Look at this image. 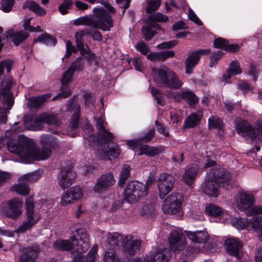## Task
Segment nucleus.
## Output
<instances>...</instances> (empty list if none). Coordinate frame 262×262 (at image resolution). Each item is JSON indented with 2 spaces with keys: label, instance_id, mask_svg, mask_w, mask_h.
<instances>
[{
  "label": "nucleus",
  "instance_id": "35",
  "mask_svg": "<svg viewBox=\"0 0 262 262\" xmlns=\"http://www.w3.org/2000/svg\"><path fill=\"white\" fill-rule=\"evenodd\" d=\"M171 257V253L167 248L159 250L154 256V262H167Z\"/></svg>",
  "mask_w": 262,
  "mask_h": 262
},
{
  "label": "nucleus",
  "instance_id": "20",
  "mask_svg": "<svg viewBox=\"0 0 262 262\" xmlns=\"http://www.w3.org/2000/svg\"><path fill=\"white\" fill-rule=\"evenodd\" d=\"M6 43L12 42L15 46L17 47L24 42L29 36L28 32L21 30L15 31L13 29H10L5 33Z\"/></svg>",
  "mask_w": 262,
  "mask_h": 262
},
{
  "label": "nucleus",
  "instance_id": "38",
  "mask_svg": "<svg viewBox=\"0 0 262 262\" xmlns=\"http://www.w3.org/2000/svg\"><path fill=\"white\" fill-rule=\"evenodd\" d=\"M49 94L45 95L32 97L28 100V107L31 108H37L40 107L46 101V97Z\"/></svg>",
  "mask_w": 262,
  "mask_h": 262
},
{
  "label": "nucleus",
  "instance_id": "45",
  "mask_svg": "<svg viewBox=\"0 0 262 262\" xmlns=\"http://www.w3.org/2000/svg\"><path fill=\"white\" fill-rule=\"evenodd\" d=\"M54 249L61 251H70L73 249V244L67 240H58L53 243Z\"/></svg>",
  "mask_w": 262,
  "mask_h": 262
},
{
  "label": "nucleus",
  "instance_id": "48",
  "mask_svg": "<svg viewBox=\"0 0 262 262\" xmlns=\"http://www.w3.org/2000/svg\"><path fill=\"white\" fill-rule=\"evenodd\" d=\"M81 55L83 56V58L86 60L90 63H94L96 66H98L99 62V57L96 56L94 53H91V50H79Z\"/></svg>",
  "mask_w": 262,
  "mask_h": 262
},
{
  "label": "nucleus",
  "instance_id": "26",
  "mask_svg": "<svg viewBox=\"0 0 262 262\" xmlns=\"http://www.w3.org/2000/svg\"><path fill=\"white\" fill-rule=\"evenodd\" d=\"M76 234L71 237L73 242H77V245L82 243L84 245L81 246L83 251L86 250L90 247L89 236L84 228H79L76 230Z\"/></svg>",
  "mask_w": 262,
  "mask_h": 262
},
{
  "label": "nucleus",
  "instance_id": "53",
  "mask_svg": "<svg viewBox=\"0 0 262 262\" xmlns=\"http://www.w3.org/2000/svg\"><path fill=\"white\" fill-rule=\"evenodd\" d=\"M104 262H122L114 250H110L104 253Z\"/></svg>",
  "mask_w": 262,
  "mask_h": 262
},
{
  "label": "nucleus",
  "instance_id": "34",
  "mask_svg": "<svg viewBox=\"0 0 262 262\" xmlns=\"http://www.w3.org/2000/svg\"><path fill=\"white\" fill-rule=\"evenodd\" d=\"M205 211L207 215L214 217H219L223 214V209L212 203H209L206 205Z\"/></svg>",
  "mask_w": 262,
  "mask_h": 262
},
{
  "label": "nucleus",
  "instance_id": "56",
  "mask_svg": "<svg viewBox=\"0 0 262 262\" xmlns=\"http://www.w3.org/2000/svg\"><path fill=\"white\" fill-rule=\"evenodd\" d=\"M73 5L72 0H64L58 7V10L62 15H65L68 13V10Z\"/></svg>",
  "mask_w": 262,
  "mask_h": 262
},
{
  "label": "nucleus",
  "instance_id": "41",
  "mask_svg": "<svg viewBox=\"0 0 262 262\" xmlns=\"http://www.w3.org/2000/svg\"><path fill=\"white\" fill-rule=\"evenodd\" d=\"M202 115L199 113H192L184 121L185 128H193L196 126L201 119Z\"/></svg>",
  "mask_w": 262,
  "mask_h": 262
},
{
  "label": "nucleus",
  "instance_id": "32",
  "mask_svg": "<svg viewBox=\"0 0 262 262\" xmlns=\"http://www.w3.org/2000/svg\"><path fill=\"white\" fill-rule=\"evenodd\" d=\"M187 236L194 243L200 244L207 242L209 237L208 233L205 231H188Z\"/></svg>",
  "mask_w": 262,
  "mask_h": 262
},
{
  "label": "nucleus",
  "instance_id": "29",
  "mask_svg": "<svg viewBox=\"0 0 262 262\" xmlns=\"http://www.w3.org/2000/svg\"><path fill=\"white\" fill-rule=\"evenodd\" d=\"M199 167L197 164H192L186 166L185 173L182 176L183 182L189 186H192L196 179Z\"/></svg>",
  "mask_w": 262,
  "mask_h": 262
},
{
  "label": "nucleus",
  "instance_id": "30",
  "mask_svg": "<svg viewBox=\"0 0 262 262\" xmlns=\"http://www.w3.org/2000/svg\"><path fill=\"white\" fill-rule=\"evenodd\" d=\"M243 43H234L225 38L219 37L213 41V47L217 49H240Z\"/></svg>",
  "mask_w": 262,
  "mask_h": 262
},
{
  "label": "nucleus",
  "instance_id": "28",
  "mask_svg": "<svg viewBox=\"0 0 262 262\" xmlns=\"http://www.w3.org/2000/svg\"><path fill=\"white\" fill-rule=\"evenodd\" d=\"M222 187L216 181L208 178L202 185L203 191L207 195L216 197L220 193V188Z\"/></svg>",
  "mask_w": 262,
  "mask_h": 262
},
{
  "label": "nucleus",
  "instance_id": "16",
  "mask_svg": "<svg viewBox=\"0 0 262 262\" xmlns=\"http://www.w3.org/2000/svg\"><path fill=\"white\" fill-rule=\"evenodd\" d=\"M74 72L69 70V68L64 72L61 80V82L63 85L61 87V92L55 96L53 97L51 100H55L61 99H65L72 95L71 91L69 89L67 84L72 80Z\"/></svg>",
  "mask_w": 262,
  "mask_h": 262
},
{
  "label": "nucleus",
  "instance_id": "63",
  "mask_svg": "<svg viewBox=\"0 0 262 262\" xmlns=\"http://www.w3.org/2000/svg\"><path fill=\"white\" fill-rule=\"evenodd\" d=\"M98 249L97 245H94L91 250L88 253L86 258L85 262H95L96 254Z\"/></svg>",
  "mask_w": 262,
  "mask_h": 262
},
{
  "label": "nucleus",
  "instance_id": "12",
  "mask_svg": "<svg viewBox=\"0 0 262 262\" xmlns=\"http://www.w3.org/2000/svg\"><path fill=\"white\" fill-rule=\"evenodd\" d=\"M77 96H73L72 98L68 100L66 106V110L68 112L74 111V113L71 117V121L69 123V126L72 130H76L79 126L80 107V105L77 103Z\"/></svg>",
  "mask_w": 262,
  "mask_h": 262
},
{
  "label": "nucleus",
  "instance_id": "58",
  "mask_svg": "<svg viewBox=\"0 0 262 262\" xmlns=\"http://www.w3.org/2000/svg\"><path fill=\"white\" fill-rule=\"evenodd\" d=\"M222 56L223 53L221 50L214 51L210 56V61L209 66L213 67L214 65L217 64L218 61L221 58Z\"/></svg>",
  "mask_w": 262,
  "mask_h": 262
},
{
  "label": "nucleus",
  "instance_id": "60",
  "mask_svg": "<svg viewBox=\"0 0 262 262\" xmlns=\"http://www.w3.org/2000/svg\"><path fill=\"white\" fill-rule=\"evenodd\" d=\"M223 123L222 120L215 116H212L208 119L209 126L214 128H220Z\"/></svg>",
  "mask_w": 262,
  "mask_h": 262
},
{
  "label": "nucleus",
  "instance_id": "52",
  "mask_svg": "<svg viewBox=\"0 0 262 262\" xmlns=\"http://www.w3.org/2000/svg\"><path fill=\"white\" fill-rule=\"evenodd\" d=\"M168 20V17L166 15H163L160 12H157L154 14L148 16L147 21L150 23H165Z\"/></svg>",
  "mask_w": 262,
  "mask_h": 262
},
{
  "label": "nucleus",
  "instance_id": "7",
  "mask_svg": "<svg viewBox=\"0 0 262 262\" xmlns=\"http://www.w3.org/2000/svg\"><path fill=\"white\" fill-rule=\"evenodd\" d=\"M21 202L16 198H12L0 204V213L4 216L15 220L21 214Z\"/></svg>",
  "mask_w": 262,
  "mask_h": 262
},
{
  "label": "nucleus",
  "instance_id": "3",
  "mask_svg": "<svg viewBox=\"0 0 262 262\" xmlns=\"http://www.w3.org/2000/svg\"><path fill=\"white\" fill-rule=\"evenodd\" d=\"M15 84V81L11 76H5L4 79L1 82V88L4 99L2 100L3 107L0 110V123H5L7 120V114L9 113L14 104V99L12 95L11 89Z\"/></svg>",
  "mask_w": 262,
  "mask_h": 262
},
{
  "label": "nucleus",
  "instance_id": "5",
  "mask_svg": "<svg viewBox=\"0 0 262 262\" xmlns=\"http://www.w3.org/2000/svg\"><path fill=\"white\" fill-rule=\"evenodd\" d=\"M124 192V198L127 202H137L141 198L146 195V187L142 183L132 181L127 183Z\"/></svg>",
  "mask_w": 262,
  "mask_h": 262
},
{
  "label": "nucleus",
  "instance_id": "2",
  "mask_svg": "<svg viewBox=\"0 0 262 262\" xmlns=\"http://www.w3.org/2000/svg\"><path fill=\"white\" fill-rule=\"evenodd\" d=\"M20 130V128H13L11 130L6 132V136L12 135L13 138L9 139L7 141V146L8 150L24 158L26 163H31L33 159L31 158V149L32 145V140L25 136H19L17 139L14 138L17 136V133Z\"/></svg>",
  "mask_w": 262,
  "mask_h": 262
},
{
  "label": "nucleus",
  "instance_id": "37",
  "mask_svg": "<svg viewBox=\"0 0 262 262\" xmlns=\"http://www.w3.org/2000/svg\"><path fill=\"white\" fill-rule=\"evenodd\" d=\"M242 72V71L238 61L233 60L230 63L227 74L223 75V77L225 80H227L230 79L231 76L239 74Z\"/></svg>",
  "mask_w": 262,
  "mask_h": 262
},
{
  "label": "nucleus",
  "instance_id": "6",
  "mask_svg": "<svg viewBox=\"0 0 262 262\" xmlns=\"http://www.w3.org/2000/svg\"><path fill=\"white\" fill-rule=\"evenodd\" d=\"M95 16L93 18V28L103 31H109L114 26L112 17L103 9L95 8Z\"/></svg>",
  "mask_w": 262,
  "mask_h": 262
},
{
  "label": "nucleus",
  "instance_id": "22",
  "mask_svg": "<svg viewBox=\"0 0 262 262\" xmlns=\"http://www.w3.org/2000/svg\"><path fill=\"white\" fill-rule=\"evenodd\" d=\"M143 55L147 56L148 60L152 62L164 61L168 58L174 56L173 50H166L159 52H150V50H139Z\"/></svg>",
  "mask_w": 262,
  "mask_h": 262
},
{
  "label": "nucleus",
  "instance_id": "39",
  "mask_svg": "<svg viewBox=\"0 0 262 262\" xmlns=\"http://www.w3.org/2000/svg\"><path fill=\"white\" fill-rule=\"evenodd\" d=\"M61 120L59 118V115L50 114V133L54 134H59L61 132L60 125Z\"/></svg>",
  "mask_w": 262,
  "mask_h": 262
},
{
  "label": "nucleus",
  "instance_id": "18",
  "mask_svg": "<svg viewBox=\"0 0 262 262\" xmlns=\"http://www.w3.org/2000/svg\"><path fill=\"white\" fill-rule=\"evenodd\" d=\"M84 35H89L93 38L94 40L101 41L102 40V35L101 33L95 30L84 29L75 33V37L76 42V49H85L83 42V37Z\"/></svg>",
  "mask_w": 262,
  "mask_h": 262
},
{
  "label": "nucleus",
  "instance_id": "46",
  "mask_svg": "<svg viewBox=\"0 0 262 262\" xmlns=\"http://www.w3.org/2000/svg\"><path fill=\"white\" fill-rule=\"evenodd\" d=\"M140 155H146L150 157L155 156L160 153L157 147L144 145L140 147Z\"/></svg>",
  "mask_w": 262,
  "mask_h": 262
},
{
  "label": "nucleus",
  "instance_id": "54",
  "mask_svg": "<svg viewBox=\"0 0 262 262\" xmlns=\"http://www.w3.org/2000/svg\"><path fill=\"white\" fill-rule=\"evenodd\" d=\"M83 57H79L69 67V70L72 71L74 73L75 71H81L84 67V62L83 60Z\"/></svg>",
  "mask_w": 262,
  "mask_h": 262
},
{
  "label": "nucleus",
  "instance_id": "49",
  "mask_svg": "<svg viewBox=\"0 0 262 262\" xmlns=\"http://www.w3.org/2000/svg\"><path fill=\"white\" fill-rule=\"evenodd\" d=\"M81 55L83 56V58L86 60L90 63H94L96 66H98L99 62V57L96 56L94 53H91V50H79Z\"/></svg>",
  "mask_w": 262,
  "mask_h": 262
},
{
  "label": "nucleus",
  "instance_id": "36",
  "mask_svg": "<svg viewBox=\"0 0 262 262\" xmlns=\"http://www.w3.org/2000/svg\"><path fill=\"white\" fill-rule=\"evenodd\" d=\"M23 8L24 9H28L40 16L46 14L45 10L41 8L37 3L33 1H26L23 6Z\"/></svg>",
  "mask_w": 262,
  "mask_h": 262
},
{
  "label": "nucleus",
  "instance_id": "19",
  "mask_svg": "<svg viewBox=\"0 0 262 262\" xmlns=\"http://www.w3.org/2000/svg\"><path fill=\"white\" fill-rule=\"evenodd\" d=\"M83 195L82 189L75 186L68 189L62 195L60 204L62 206H67L71 204L74 200L80 199Z\"/></svg>",
  "mask_w": 262,
  "mask_h": 262
},
{
  "label": "nucleus",
  "instance_id": "17",
  "mask_svg": "<svg viewBox=\"0 0 262 262\" xmlns=\"http://www.w3.org/2000/svg\"><path fill=\"white\" fill-rule=\"evenodd\" d=\"M210 50H196L192 52L185 61V72L186 74L193 73L194 68L198 64L202 55L208 54Z\"/></svg>",
  "mask_w": 262,
  "mask_h": 262
},
{
  "label": "nucleus",
  "instance_id": "23",
  "mask_svg": "<svg viewBox=\"0 0 262 262\" xmlns=\"http://www.w3.org/2000/svg\"><path fill=\"white\" fill-rule=\"evenodd\" d=\"M225 247L226 252L231 256H233L237 259L242 254L243 244L237 239L228 238L225 241Z\"/></svg>",
  "mask_w": 262,
  "mask_h": 262
},
{
  "label": "nucleus",
  "instance_id": "31",
  "mask_svg": "<svg viewBox=\"0 0 262 262\" xmlns=\"http://www.w3.org/2000/svg\"><path fill=\"white\" fill-rule=\"evenodd\" d=\"M39 252L38 246L28 248L25 253L19 256V262H37L35 258Z\"/></svg>",
  "mask_w": 262,
  "mask_h": 262
},
{
  "label": "nucleus",
  "instance_id": "61",
  "mask_svg": "<svg viewBox=\"0 0 262 262\" xmlns=\"http://www.w3.org/2000/svg\"><path fill=\"white\" fill-rule=\"evenodd\" d=\"M120 234L108 233L107 235L108 244L111 245H118L119 243Z\"/></svg>",
  "mask_w": 262,
  "mask_h": 262
},
{
  "label": "nucleus",
  "instance_id": "33",
  "mask_svg": "<svg viewBox=\"0 0 262 262\" xmlns=\"http://www.w3.org/2000/svg\"><path fill=\"white\" fill-rule=\"evenodd\" d=\"M140 243L137 240L127 239L124 242L122 248L124 252L130 255H134L139 250Z\"/></svg>",
  "mask_w": 262,
  "mask_h": 262
},
{
  "label": "nucleus",
  "instance_id": "24",
  "mask_svg": "<svg viewBox=\"0 0 262 262\" xmlns=\"http://www.w3.org/2000/svg\"><path fill=\"white\" fill-rule=\"evenodd\" d=\"M45 123L49 124V114H42L37 116L33 121L26 122L25 127L28 130L39 131L43 129Z\"/></svg>",
  "mask_w": 262,
  "mask_h": 262
},
{
  "label": "nucleus",
  "instance_id": "15",
  "mask_svg": "<svg viewBox=\"0 0 262 262\" xmlns=\"http://www.w3.org/2000/svg\"><path fill=\"white\" fill-rule=\"evenodd\" d=\"M185 237L184 234L177 230H172L168 237L171 250L177 253L181 251L185 245Z\"/></svg>",
  "mask_w": 262,
  "mask_h": 262
},
{
  "label": "nucleus",
  "instance_id": "11",
  "mask_svg": "<svg viewBox=\"0 0 262 262\" xmlns=\"http://www.w3.org/2000/svg\"><path fill=\"white\" fill-rule=\"evenodd\" d=\"M175 182L173 176L163 173L158 179L157 186L159 192V197L163 199L172 189Z\"/></svg>",
  "mask_w": 262,
  "mask_h": 262
},
{
  "label": "nucleus",
  "instance_id": "51",
  "mask_svg": "<svg viewBox=\"0 0 262 262\" xmlns=\"http://www.w3.org/2000/svg\"><path fill=\"white\" fill-rule=\"evenodd\" d=\"M249 228L248 230L250 231L252 228L254 231L260 230L262 231V217L258 216L256 217L251 218L249 221Z\"/></svg>",
  "mask_w": 262,
  "mask_h": 262
},
{
  "label": "nucleus",
  "instance_id": "21",
  "mask_svg": "<svg viewBox=\"0 0 262 262\" xmlns=\"http://www.w3.org/2000/svg\"><path fill=\"white\" fill-rule=\"evenodd\" d=\"M183 200L182 195L179 193H172L168 196L164 202L167 207L168 212L174 214L179 211Z\"/></svg>",
  "mask_w": 262,
  "mask_h": 262
},
{
  "label": "nucleus",
  "instance_id": "44",
  "mask_svg": "<svg viewBox=\"0 0 262 262\" xmlns=\"http://www.w3.org/2000/svg\"><path fill=\"white\" fill-rule=\"evenodd\" d=\"M141 32L143 38L146 41L151 40L157 33L155 30L152 29V26H150L148 21L142 27Z\"/></svg>",
  "mask_w": 262,
  "mask_h": 262
},
{
  "label": "nucleus",
  "instance_id": "27",
  "mask_svg": "<svg viewBox=\"0 0 262 262\" xmlns=\"http://www.w3.org/2000/svg\"><path fill=\"white\" fill-rule=\"evenodd\" d=\"M254 196L247 193H240L237 199V207L239 210L243 211L250 208L254 203Z\"/></svg>",
  "mask_w": 262,
  "mask_h": 262
},
{
  "label": "nucleus",
  "instance_id": "1",
  "mask_svg": "<svg viewBox=\"0 0 262 262\" xmlns=\"http://www.w3.org/2000/svg\"><path fill=\"white\" fill-rule=\"evenodd\" d=\"M96 127L100 136L99 140L104 144H107L106 148L100 151V157L104 160H111L117 158L120 154V149L118 145L113 141L115 136L111 132L106 130L105 124L106 123L102 117L95 118Z\"/></svg>",
  "mask_w": 262,
  "mask_h": 262
},
{
  "label": "nucleus",
  "instance_id": "40",
  "mask_svg": "<svg viewBox=\"0 0 262 262\" xmlns=\"http://www.w3.org/2000/svg\"><path fill=\"white\" fill-rule=\"evenodd\" d=\"M181 98L185 100L191 106H195L199 102V99L195 94L190 91H184L180 94Z\"/></svg>",
  "mask_w": 262,
  "mask_h": 262
},
{
  "label": "nucleus",
  "instance_id": "9",
  "mask_svg": "<svg viewBox=\"0 0 262 262\" xmlns=\"http://www.w3.org/2000/svg\"><path fill=\"white\" fill-rule=\"evenodd\" d=\"M208 178L213 180L225 189H229L231 186L230 181L231 176L229 172L225 168L215 166L212 168L208 173Z\"/></svg>",
  "mask_w": 262,
  "mask_h": 262
},
{
  "label": "nucleus",
  "instance_id": "62",
  "mask_svg": "<svg viewBox=\"0 0 262 262\" xmlns=\"http://www.w3.org/2000/svg\"><path fill=\"white\" fill-rule=\"evenodd\" d=\"M178 41L177 40H172L169 41H164L158 45L156 47L159 49H169L174 47Z\"/></svg>",
  "mask_w": 262,
  "mask_h": 262
},
{
  "label": "nucleus",
  "instance_id": "59",
  "mask_svg": "<svg viewBox=\"0 0 262 262\" xmlns=\"http://www.w3.org/2000/svg\"><path fill=\"white\" fill-rule=\"evenodd\" d=\"M161 5L160 0H155L149 1L146 7V12L151 13L157 10Z\"/></svg>",
  "mask_w": 262,
  "mask_h": 262
},
{
  "label": "nucleus",
  "instance_id": "10",
  "mask_svg": "<svg viewBox=\"0 0 262 262\" xmlns=\"http://www.w3.org/2000/svg\"><path fill=\"white\" fill-rule=\"evenodd\" d=\"M39 142L41 145V149L35 147L32 145L31 149V158L33 160L40 161L47 159L49 155V135L43 134L40 137Z\"/></svg>",
  "mask_w": 262,
  "mask_h": 262
},
{
  "label": "nucleus",
  "instance_id": "42",
  "mask_svg": "<svg viewBox=\"0 0 262 262\" xmlns=\"http://www.w3.org/2000/svg\"><path fill=\"white\" fill-rule=\"evenodd\" d=\"M131 167L129 165L125 164L122 167L119 174V180L118 185L120 187H123L125 184L127 179L130 176Z\"/></svg>",
  "mask_w": 262,
  "mask_h": 262
},
{
  "label": "nucleus",
  "instance_id": "64",
  "mask_svg": "<svg viewBox=\"0 0 262 262\" xmlns=\"http://www.w3.org/2000/svg\"><path fill=\"white\" fill-rule=\"evenodd\" d=\"M249 45H251L252 47L256 49H261L262 48V38L253 37L251 40L248 41Z\"/></svg>",
  "mask_w": 262,
  "mask_h": 262
},
{
  "label": "nucleus",
  "instance_id": "13",
  "mask_svg": "<svg viewBox=\"0 0 262 262\" xmlns=\"http://www.w3.org/2000/svg\"><path fill=\"white\" fill-rule=\"evenodd\" d=\"M115 183V180L113 173L103 174L97 179L94 187V191L98 193H102L107 191Z\"/></svg>",
  "mask_w": 262,
  "mask_h": 262
},
{
  "label": "nucleus",
  "instance_id": "47",
  "mask_svg": "<svg viewBox=\"0 0 262 262\" xmlns=\"http://www.w3.org/2000/svg\"><path fill=\"white\" fill-rule=\"evenodd\" d=\"M81 55L83 56V58L86 60L90 63H94L96 66H98L99 62V57L96 56L94 53H91V50H79Z\"/></svg>",
  "mask_w": 262,
  "mask_h": 262
},
{
  "label": "nucleus",
  "instance_id": "14",
  "mask_svg": "<svg viewBox=\"0 0 262 262\" xmlns=\"http://www.w3.org/2000/svg\"><path fill=\"white\" fill-rule=\"evenodd\" d=\"M235 121V128L237 134L251 139V140H255L254 127L248 121L241 118L236 119Z\"/></svg>",
  "mask_w": 262,
  "mask_h": 262
},
{
  "label": "nucleus",
  "instance_id": "4",
  "mask_svg": "<svg viewBox=\"0 0 262 262\" xmlns=\"http://www.w3.org/2000/svg\"><path fill=\"white\" fill-rule=\"evenodd\" d=\"M156 72L155 81L163 87L173 90H177L181 87L182 82L179 76L167 66H160L156 69Z\"/></svg>",
  "mask_w": 262,
  "mask_h": 262
},
{
  "label": "nucleus",
  "instance_id": "50",
  "mask_svg": "<svg viewBox=\"0 0 262 262\" xmlns=\"http://www.w3.org/2000/svg\"><path fill=\"white\" fill-rule=\"evenodd\" d=\"M249 221L250 220L245 217H235L232 219V224L237 229H244L249 228Z\"/></svg>",
  "mask_w": 262,
  "mask_h": 262
},
{
  "label": "nucleus",
  "instance_id": "57",
  "mask_svg": "<svg viewBox=\"0 0 262 262\" xmlns=\"http://www.w3.org/2000/svg\"><path fill=\"white\" fill-rule=\"evenodd\" d=\"M74 24L75 25H87L93 27V20L88 16L80 17L74 20Z\"/></svg>",
  "mask_w": 262,
  "mask_h": 262
},
{
  "label": "nucleus",
  "instance_id": "55",
  "mask_svg": "<svg viewBox=\"0 0 262 262\" xmlns=\"http://www.w3.org/2000/svg\"><path fill=\"white\" fill-rule=\"evenodd\" d=\"M15 0H1L0 9L4 12H10L13 7Z\"/></svg>",
  "mask_w": 262,
  "mask_h": 262
},
{
  "label": "nucleus",
  "instance_id": "25",
  "mask_svg": "<svg viewBox=\"0 0 262 262\" xmlns=\"http://www.w3.org/2000/svg\"><path fill=\"white\" fill-rule=\"evenodd\" d=\"M76 178V173L72 170H62L59 174V185L65 189L72 185Z\"/></svg>",
  "mask_w": 262,
  "mask_h": 262
},
{
  "label": "nucleus",
  "instance_id": "8",
  "mask_svg": "<svg viewBox=\"0 0 262 262\" xmlns=\"http://www.w3.org/2000/svg\"><path fill=\"white\" fill-rule=\"evenodd\" d=\"M25 205L27 220L17 229L19 232H24L32 228L38 221L40 217L38 214L34 213V204L32 198L29 197L26 199Z\"/></svg>",
  "mask_w": 262,
  "mask_h": 262
},
{
  "label": "nucleus",
  "instance_id": "43",
  "mask_svg": "<svg viewBox=\"0 0 262 262\" xmlns=\"http://www.w3.org/2000/svg\"><path fill=\"white\" fill-rule=\"evenodd\" d=\"M10 190L24 196L28 195L30 191L29 186L26 183H20L14 185L11 187Z\"/></svg>",
  "mask_w": 262,
  "mask_h": 262
}]
</instances>
